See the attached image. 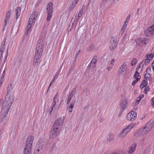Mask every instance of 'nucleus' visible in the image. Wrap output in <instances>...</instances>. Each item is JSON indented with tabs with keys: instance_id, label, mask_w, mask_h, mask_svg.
<instances>
[{
	"instance_id": "nucleus-19",
	"label": "nucleus",
	"mask_w": 154,
	"mask_h": 154,
	"mask_svg": "<svg viewBox=\"0 0 154 154\" xmlns=\"http://www.w3.org/2000/svg\"><path fill=\"white\" fill-rule=\"evenodd\" d=\"M37 16V13L36 12H34L30 15L29 20L35 23Z\"/></svg>"
},
{
	"instance_id": "nucleus-61",
	"label": "nucleus",
	"mask_w": 154,
	"mask_h": 154,
	"mask_svg": "<svg viewBox=\"0 0 154 154\" xmlns=\"http://www.w3.org/2000/svg\"><path fill=\"white\" fill-rule=\"evenodd\" d=\"M77 15V14H74V16H73V17L72 19V20H73L74 21H75V18L76 17Z\"/></svg>"
},
{
	"instance_id": "nucleus-45",
	"label": "nucleus",
	"mask_w": 154,
	"mask_h": 154,
	"mask_svg": "<svg viewBox=\"0 0 154 154\" xmlns=\"http://www.w3.org/2000/svg\"><path fill=\"white\" fill-rule=\"evenodd\" d=\"M139 80L138 79H136L135 80L133 81L132 83V85L133 86H134L136 84V83Z\"/></svg>"
},
{
	"instance_id": "nucleus-4",
	"label": "nucleus",
	"mask_w": 154,
	"mask_h": 154,
	"mask_svg": "<svg viewBox=\"0 0 154 154\" xmlns=\"http://www.w3.org/2000/svg\"><path fill=\"white\" fill-rule=\"evenodd\" d=\"M53 5L51 3H49L47 6V12L48 14L47 21L48 22L52 17L53 11Z\"/></svg>"
},
{
	"instance_id": "nucleus-28",
	"label": "nucleus",
	"mask_w": 154,
	"mask_h": 154,
	"mask_svg": "<svg viewBox=\"0 0 154 154\" xmlns=\"http://www.w3.org/2000/svg\"><path fill=\"white\" fill-rule=\"evenodd\" d=\"M134 77L136 79H138L139 80L140 78V76L139 75V73L138 71H136L135 72Z\"/></svg>"
},
{
	"instance_id": "nucleus-10",
	"label": "nucleus",
	"mask_w": 154,
	"mask_h": 154,
	"mask_svg": "<svg viewBox=\"0 0 154 154\" xmlns=\"http://www.w3.org/2000/svg\"><path fill=\"white\" fill-rule=\"evenodd\" d=\"M137 117V113L132 111L127 114L126 119L128 121H133L135 120Z\"/></svg>"
},
{
	"instance_id": "nucleus-7",
	"label": "nucleus",
	"mask_w": 154,
	"mask_h": 154,
	"mask_svg": "<svg viewBox=\"0 0 154 154\" xmlns=\"http://www.w3.org/2000/svg\"><path fill=\"white\" fill-rule=\"evenodd\" d=\"M61 130V129L59 128L53 126L49 135L50 138L51 139L55 138L57 136Z\"/></svg>"
},
{
	"instance_id": "nucleus-30",
	"label": "nucleus",
	"mask_w": 154,
	"mask_h": 154,
	"mask_svg": "<svg viewBox=\"0 0 154 154\" xmlns=\"http://www.w3.org/2000/svg\"><path fill=\"white\" fill-rule=\"evenodd\" d=\"M35 23L33 22L32 21H30L29 20L28 21V24L27 26V31H28L29 29L30 28L32 25L33 23Z\"/></svg>"
},
{
	"instance_id": "nucleus-36",
	"label": "nucleus",
	"mask_w": 154,
	"mask_h": 154,
	"mask_svg": "<svg viewBox=\"0 0 154 154\" xmlns=\"http://www.w3.org/2000/svg\"><path fill=\"white\" fill-rule=\"evenodd\" d=\"M95 48V45H94L92 44L90 45L88 50L90 51H92Z\"/></svg>"
},
{
	"instance_id": "nucleus-23",
	"label": "nucleus",
	"mask_w": 154,
	"mask_h": 154,
	"mask_svg": "<svg viewBox=\"0 0 154 154\" xmlns=\"http://www.w3.org/2000/svg\"><path fill=\"white\" fill-rule=\"evenodd\" d=\"M107 140L108 142H110L113 140L114 139L113 134L112 133H109L106 136Z\"/></svg>"
},
{
	"instance_id": "nucleus-51",
	"label": "nucleus",
	"mask_w": 154,
	"mask_h": 154,
	"mask_svg": "<svg viewBox=\"0 0 154 154\" xmlns=\"http://www.w3.org/2000/svg\"><path fill=\"white\" fill-rule=\"evenodd\" d=\"M115 62V59H112L110 62V64L112 65H113L114 64Z\"/></svg>"
},
{
	"instance_id": "nucleus-44",
	"label": "nucleus",
	"mask_w": 154,
	"mask_h": 154,
	"mask_svg": "<svg viewBox=\"0 0 154 154\" xmlns=\"http://www.w3.org/2000/svg\"><path fill=\"white\" fill-rule=\"evenodd\" d=\"M31 150L24 149V154H30Z\"/></svg>"
},
{
	"instance_id": "nucleus-18",
	"label": "nucleus",
	"mask_w": 154,
	"mask_h": 154,
	"mask_svg": "<svg viewBox=\"0 0 154 154\" xmlns=\"http://www.w3.org/2000/svg\"><path fill=\"white\" fill-rule=\"evenodd\" d=\"M128 132H129L127 131V129L124 128L120 131L118 135V136L120 138H123L126 136Z\"/></svg>"
},
{
	"instance_id": "nucleus-26",
	"label": "nucleus",
	"mask_w": 154,
	"mask_h": 154,
	"mask_svg": "<svg viewBox=\"0 0 154 154\" xmlns=\"http://www.w3.org/2000/svg\"><path fill=\"white\" fill-rule=\"evenodd\" d=\"M135 125L134 124L131 123L128 125L126 126L125 128L127 129V131H128L129 132L134 127Z\"/></svg>"
},
{
	"instance_id": "nucleus-55",
	"label": "nucleus",
	"mask_w": 154,
	"mask_h": 154,
	"mask_svg": "<svg viewBox=\"0 0 154 154\" xmlns=\"http://www.w3.org/2000/svg\"><path fill=\"white\" fill-rule=\"evenodd\" d=\"M55 147V144H53V145L51 146V151H52L53 149Z\"/></svg>"
},
{
	"instance_id": "nucleus-43",
	"label": "nucleus",
	"mask_w": 154,
	"mask_h": 154,
	"mask_svg": "<svg viewBox=\"0 0 154 154\" xmlns=\"http://www.w3.org/2000/svg\"><path fill=\"white\" fill-rule=\"evenodd\" d=\"M83 10H84V9L83 8V7H82V8H81V9L79 12V14H78V17H80L82 16V15L83 13Z\"/></svg>"
},
{
	"instance_id": "nucleus-9",
	"label": "nucleus",
	"mask_w": 154,
	"mask_h": 154,
	"mask_svg": "<svg viewBox=\"0 0 154 154\" xmlns=\"http://www.w3.org/2000/svg\"><path fill=\"white\" fill-rule=\"evenodd\" d=\"M145 35L147 37L154 35V24L151 26L146 29L144 31Z\"/></svg>"
},
{
	"instance_id": "nucleus-21",
	"label": "nucleus",
	"mask_w": 154,
	"mask_h": 154,
	"mask_svg": "<svg viewBox=\"0 0 154 154\" xmlns=\"http://www.w3.org/2000/svg\"><path fill=\"white\" fill-rule=\"evenodd\" d=\"M76 102L75 100H73L70 103V106L68 107L67 109L69 112H71L74 107V104Z\"/></svg>"
},
{
	"instance_id": "nucleus-64",
	"label": "nucleus",
	"mask_w": 154,
	"mask_h": 154,
	"mask_svg": "<svg viewBox=\"0 0 154 154\" xmlns=\"http://www.w3.org/2000/svg\"><path fill=\"white\" fill-rule=\"evenodd\" d=\"M112 66H109L107 68V69L109 71V70L111 69H112Z\"/></svg>"
},
{
	"instance_id": "nucleus-25",
	"label": "nucleus",
	"mask_w": 154,
	"mask_h": 154,
	"mask_svg": "<svg viewBox=\"0 0 154 154\" xmlns=\"http://www.w3.org/2000/svg\"><path fill=\"white\" fill-rule=\"evenodd\" d=\"M130 16H129V15H128V16L127 18L126 19L125 21V23H125L126 24V23H128V20H129V19L130 18ZM127 25V24H126L125 25L124 24V25L122 27V30H121L122 32H124V31L125 30L126 28Z\"/></svg>"
},
{
	"instance_id": "nucleus-29",
	"label": "nucleus",
	"mask_w": 154,
	"mask_h": 154,
	"mask_svg": "<svg viewBox=\"0 0 154 154\" xmlns=\"http://www.w3.org/2000/svg\"><path fill=\"white\" fill-rule=\"evenodd\" d=\"M96 66V65L93 64V63L91 62L90 63L88 66V68L90 69L91 70H92L94 69V68Z\"/></svg>"
},
{
	"instance_id": "nucleus-6",
	"label": "nucleus",
	"mask_w": 154,
	"mask_h": 154,
	"mask_svg": "<svg viewBox=\"0 0 154 154\" xmlns=\"http://www.w3.org/2000/svg\"><path fill=\"white\" fill-rule=\"evenodd\" d=\"M61 130V129L59 128L53 126L49 135L50 138L51 139L55 138L57 136Z\"/></svg>"
},
{
	"instance_id": "nucleus-31",
	"label": "nucleus",
	"mask_w": 154,
	"mask_h": 154,
	"mask_svg": "<svg viewBox=\"0 0 154 154\" xmlns=\"http://www.w3.org/2000/svg\"><path fill=\"white\" fill-rule=\"evenodd\" d=\"M97 57L96 56H94L93 59L91 61V62L93 64L96 65L97 62Z\"/></svg>"
},
{
	"instance_id": "nucleus-11",
	"label": "nucleus",
	"mask_w": 154,
	"mask_h": 154,
	"mask_svg": "<svg viewBox=\"0 0 154 154\" xmlns=\"http://www.w3.org/2000/svg\"><path fill=\"white\" fill-rule=\"evenodd\" d=\"M145 135V134L142 131V130L140 128L135 133L134 136L136 137L139 138L141 141H143L146 138V137L144 136Z\"/></svg>"
},
{
	"instance_id": "nucleus-15",
	"label": "nucleus",
	"mask_w": 154,
	"mask_h": 154,
	"mask_svg": "<svg viewBox=\"0 0 154 154\" xmlns=\"http://www.w3.org/2000/svg\"><path fill=\"white\" fill-rule=\"evenodd\" d=\"M127 67L125 63H123L119 68L118 70L119 74L121 75H124L126 73Z\"/></svg>"
},
{
	"instance_id": "nucleus-39",
	"label": "nucleus",
	"mask_w": 154,
	"mask_h": 154,
	"mask_svg": "<svg viewBox=\"0 0 154 154\" xmlns=\"http://www.w3.org/2000/svg\"><path fill=\"white\" fill-rule=\"evenodd\" d=\"M144 78L146 80H149L150 78V75L149 73H146L144 76Z\"/></svg>"
},
{
	"instance_id": "nucleus-60",
	"label": "nucleus",
	"mask_w": 154,
	"mask_h": 154,
	"mask_svg": "<svg viewBox=\"0 0 154 154\" xmlns=\"http://www.w3.org/2000/svg\"><path fill=\"white\" fill-rule=\"evenodd\" d=\"M152 102L151 104L154 107V97L152 99Z\"/></svg>"
},
{
	"instance_id": "nucleus-2",
	"label": "nucleus",
	"mask_w": 154,
	"mask_h": 154,
	"mask_svg": "<svg viewBox=\"0 0 154 154\" xmlns=\"http://www.w3.org/2000/svg\"><path fill=\"white\" fill-rule=\"evenodd\" d=\"M7 106V104H5V100H0V109H1L0 116L2 120L5 118L8 112L6 113Z\"/></svg>"
},
{
	"instance_id": "nucleus-50",
	"label": "nucleus",
	"mask_w": 154,
	"mask_h": 154,
	"mask_svg": "<svg viewBox=\"0 0 154 154\" xmlns=\"http://www.w3.org/2000/svg\"><path fill=\"white\" fill-rule=\"evenodd\" d=\"M43 146H41V147H38L37 149L36 150L38 153H39L40 151L42 149Z\"/></svg>"
},
{
	"instance_id": "nucleus-20",
	"label": "nucleus",
	"mask_w": 154,
	"mask_h": 154,
	"mask_svg": "<svg viewBox=\"0 0 154 154\" xmlns=\"http://www.w3.org/2000/svg\"><path fill=\"white\" fill-rule=\"evenodd\" d=\"M137 146V144L135 143H133L130 147L129 150L128 152L129 154H132L136 150V148Z\"/></svg>"
},
{
	"instance_id": "nucleus-16",
	"label": "nucleus",
	"mask_w": 154,
	"mask_h": 154,
	"mask_svg": "<svg viewBox=\"0 0 154 154\" xmlns=\"http://www.w3.org/2000/svg\"><path fill=\"white\" fill-rule=\"evenodd\" d=\"M6 66L4 65L2 66L0 69V79L3 80L5 75V71L6 70Z\"/></svg>"
},
{
	"instance_id": "nucleus-33",
	"label": "nucleus",
	"mask_w": 154,
	"mask_h": 154,
	"mask_svg": "<svg viewBox=\"0 0 154 154\" xmlns=\"http://www.w3.org/2000/svg\"><path fill=\"white\" fill-rule=\"evenodd\" d=\"M73 95L72 94H70L68 97L67 100L66 102V104H68L70 102L72 98L73 97Z\"/></svg>"
},
{
	"instance_id": "nucleus-1",
	"label": "nucleus",
	"mask_w": 154,
	"mask_h": 154,
	"mask_svg": "<svg viewBox=\"0 0 154 154\" xmlns=\"http://www.w3.org/2000/svg\"><path fill=\"white\" fill-rule=\"evenodd\" d=\"M14 94H7L5 99V104H7L6 113L8 112L14 101Z\"/></svg>"
},
{
	"instance_id": "nucleus-32",
	"label": "nucleus",
	"mask_w": 154,
	"mask_h": 154,
	"mask_svg": "<svg viewBox=\"0 0 154 154\" xmlns=\"http://www.w3.org/2000/svg\"><path fill=\"white\" fill-rule=\"evenodd\" d=\"M59 95L58 94V93H57L56 95H55L53 100L55 101H56L57 103H58L59 102Z\"/></svg>"
},
{
	"instance_id": "nucleus-58",
	"label": "nucleus",
	"mask_w": 154,
	"mask_h": 154,
	"mask_svg": "<svg viewBox=\"0 0 154 154\" xmlns=\"http://www.w3.org/2000/svg\"><path fill=\"white\" fill-rule=\"evenodd\" d=\"M4 45H1L0 50L4 51Z\"/></svg>"
},
{
	"instance_id": "nucleus-52",
	"label": "nucleus",
	"mask_w": 154,
	"mask_h": 154,
	"mask_svg": "<svg viewBox=\"0 0 154 154\" xmlns=\"http://www.w3.org/2000/svg\"><path fill=\"white\" fill-rule=\"evenodd\" d=\"M75 91H76V88H74L73 89L72 91L71 92L70 94H72L73 95V93H75Z\"/></svg>"
},
{
	"instance_id": "nucleus-47",
	"label": "nucleus",
	"mask_w": 154,
	"mask_h": 154,
	"mask_svg": "<svg viewBox=\"0 0 154 154\" xmlns=\"http://www.w3.org/2000/svg\"><path fill=\"white\" fill-rule=\"evenodd\" d=\"M151 70V69L150 66H148L146 69V72L147 73H149L150 72Z\"/></svg>"
},
{
	"instance_id": "nucleus-3",
	"label": "nucleus",
	"mask_w": 154,
	"mask_h": 154,
	"mask_svg": "<svg viewBox=\"0 0 154 154\" xmlns=\"http://www.w3.org/2000/svg\"><path fill=\"white\" fill-rule=\"evenodd\" d=\"M42 40V39L39 40L36 45L35 56H42L43 51V44Z\"/></svg>"
},
{
	"instance_id": "nucleus-48",
	"label": "nucleus",
	"mask_w": 154,
	"mask_h": 154,
	"mask_svg": "<svg viewBox=\"0 0 154 154\" xmlns=\"http://www.w3.org/2000/svg\"><path fill=\"white\" fill-rule=\"evenodd\" d=\"M59 72H57L54 78V80H55L56 79H57L58 77V75L59 74Z\"/></svg>"
},
{
	"instance_id": "nucleus-54",
	"label": "nucleus",
	"mask_w": 154,
	"mask_h": 154,
	"mask_svg": "<svg viewBox=\"0 0 154 154\" xmlns=\"http://www.w3.org/2000/svg\"><path fill=\"white\" fill-rule=\"evenodd\" d=\"M140 41H141V39H139L137 40L136 41V44H137L139 45L140 44Z\"/></svg>"
},
{
	"instance_id": "nucleus-22",
	"label": "nucleus",
	"mask_w": 154,
	"mask_h": 154,
	"mask_svg": "<svg viewBox=\"0 0 154 154\" xmlns=\"http://www.w3.org/2000/svg\"><path fill=\"white\" fill-rule=\"evenodd\" d=\"M144 97V95L141 94L138 97L137 99L136 100V101L135 103H132V105L133 106H134L136 105H137L139 103L140 100L141 99L143 98Z\"/></svg>"
},
{
	"instance_id": "nucleus-38",
	"label": "nucleus",
	"mask_w": 154,
	"mask_h": 154,
	"mask_svg": "<svg viewBox=\"0 0 154 154\" xmlns=\"http://www.w3.org/2000/svg\"><path fill=\"white\" fill-rule=\"evenodd\" d=\"M19 26V25H18L16 27L14 26L13 27L12 30L15 31L16 33H17L18 31Z\"/></svg>"
},
{
	"instance_id": "nucleus-5",
	"label": "nucleus",
	"mask_w": 154,
	"mask_h": 154,
	"mask_svg": "<svg viewBox=\"0 0 154 154\" xmlns=\"http://www.w3.org/2000/svg\"><path fill=\"white\" fill-rule=\"evenodd\" d=\"M33 139V137L31 136H29L27 137L26 142V146L24 149L32 151Z\"/></svg>"
},
{
	"instance_id": "nucleus-53",
	"label": "nucleus",
	"mask_w": 154,
	"mask_h": 154,
	"mask_svg": "<svg viewBox=\"0 0 154 154\" xmlns=\"http://www.w3.org/2000/svg\"><path fill=\"white\" fill-rule=\"evenodd\" d=\"M149 89V88L148 87L146 86L144 90L145 93H146L148 91Z\"/></svg>"
},
{
	"instance_id": "nucleus-37",
	"label": "nucleus",
	"mask_w": 154,
	"mask_h": 154,
	"mask_svg": "<svg viewBox=\"0 0 154 154\" xmlns=\"http://www.w3.org/2000/svg\"><path fill=\"white\" fill-rule=\"evenodd\" d=\"M150 59H145V60H143L142 61H143V63H144L145 65H147L149 63L150 61Z\"/></svg>"
},
{
	"instance_id": "nucleus-59",
	"label": "nucleus",
	"mask_w": 154,
	"mask_h": 154,
	"mask_svg": "<svg viewBox=\"0 0 154 154\" xmlns=\"http://www.w3.org/2000/svg\"><path fill=\"white\" fill-rule=\"evenodd\" d=\"M4 51L0 50V60L1 59L2 53Z\"/></svg>"
},
{
	"instance_id": "nucleus-57",
	"label": "nucleus",
	"mask_w": 154,
	"mask_h": 154,
	"mask_svg": "<svg viewBox=\"0 0 154 154\" xmlns=\"http://www.w3.org/2000/svg\"><path fill=\"white\" fill-rule=\"evenodd\" d=\"M4 80L0 79V88H1L2 86V83L3 82Z\"/></svg>"
},
{
	"instance_id": "nucleus-14",
	"label": "nucleus",
	"mask_w": 154,
	"mask_h": 154,
	"mask_svg": "<svg viewBox=\"0 0 154 154\" xmlns=\"http://www.w3.org/2000/svg\"><path fill=\"white\" fill-rule=\"evenodd\" d=\"M128 101L126 97H123L120 103V106L123 111L127 106Z\"/></svg>"
},
{
	"instance_id": "nucleus-62",
	"label": "nucleus",
	"mask_w": 154,
	"mask_h": 154,
	"mask_svg": "<svg viewBox=\"0 0 154 154\" xmlns=\"http://www.w3.org/2000/svg\"><path fill=\"white\" fill-rule=\"evenodd\" d=\"M81 52V50H79L78 51V52H77V54L76 55L75 58H76V57H77V56H78V55H79V54Z\"/></svg>"
},
{
	"instance_id": "nucleus-8",
	"label": "nucleus",
	"mask_w": 154,
	"mask_h": 154,
	"mask_svg": "<svg viewBox=\"0 0 154 154\" xmlns=\"http://www.w3.org/2000/svg\"><path fill=\"white\" fill-rule=\"evenodd\" d=\"M64 119L63 118H60L55 120L53 126L56 128H59L62 129V126L63 123Z\"/></svg>"
},
{
	"instance_id": "nucleus-35",
	"label": "nucleus",
	"mask_w": 154,
	"mask_h": 154,
	"mask_svg": "<svg viewBox=\"0 0 154 154\" xmlns=\"http://www.w3.org/2000/svg\"><path fill=\"white\" fill-rule=\"evenodd\" d=\"M153 57V55L152 54H147L146 55V59H151V60Z\"/></svg>"
},
{
	"instance_id": "nucleus-34",
	"label": "nucleus",
	"mask_w": 154,
	"mask_h": 154,
	"mask_svg": "<svg viewBox=\"0 0 154 154\" xmlns=\"http://www.w3.org/2000/svg\"><path fill=\"white\" fill-rule=\"evenodd\" d=\"M76 4H75V2H74V0L72 1V4L70 5L69 9L70 10L73 9L75 8Z\"/></svg>"
},
{
	"instance_id": "nucleus-24",
	"label": "nucleus",
	"mask_w": 154,
	"mask_h": 154,
	"mask_svg": "<svg viewBox=\"0 0 154 154\" xmlns=\"http://www.w3.org/2000/svg\"><path fill=\"white\" fill-rule=\"evenodd\" d=\"M12 90L13 87L12 84H9L7 88V94H13L12 93Z\"/></svg>"
},
{
	"instance_id": "nucleus-46",
	"label": "nucleus",
	"mask_w": 154,
	"mask_h": 154,
	"mask_svg": "<svg viewBox=\"0 0 154 154\" xmlns=\"http://www.w3.org/2000/svg\"><path fill=\"white\" fill-rule=\"evenodd\" d=\"M147 83V82L145 80H143L141 83V84L143 85H144L145 86L146 85Z\"/></svg>"
},
{
	"instance_id": "nucleus-27",
	"label": "nucleus",
	"mask_w": 154,
	"mask_h": 154,
	"mask_svg": "<svg viewBox=\"0 0 154 154\" xmlns=\"http://www.w3.org/2000/svg\"><path fill=\"white\" fill-rule=\"evenodd\" d=\"M16 20L18 19V18L20 14V9L19 8H16Z\"/></svg>"
},
{
	"instance_id": "nucleus-63",
	"label": "nucleus",
	"mask_w": 154,
	"mask_h": 154,
	"mask_svg": "<svg viewBox=\"0 0 154 154\" xmlns=\"http://www.w3.org/2000/svg\"><path fill=\"white\" fill-rule=\"evenodd\" d=\"M5 42H6V40L5 39H4L3 40V42H2L1 45H4L5 44Z\"/></svg>"
},
{
	"instance_id": "nucleus-17",
	"label": "nucleus",
	"mask_w": 154,
	"mask_h": 154,
	"mask_svg": "<svg viewBox=\"0 0 154 154\" xmlns=\"http://www.w3.org/2000/svg\"><path fill=\"white\" fill-rule=\"evenodd\" d=\"M41 56H35L34 57L33 65L36 66L39 65L41 62Z\"/></svg>"
},
{
	"instance_id": "nucleus-40",
	"label": "nucleus",
	"mask_w": 154,
	"mask_h": 154,
	"mask_svg": "<svg viewBox=\"0 0 154 154\" xmlns=\"http://www.w3.org/2000/svg\"><path fill=\"white\" fill-rule=\"evenodd\" d=\"M11 11H8V13L6 14V16L5 18L6 19H9L10 17V13H11Z\"/></svg>"
},
{
	"instance_id": "nucleus-42",
	"label": "nucleus",
	"mask_w": 154,
	"mask_h": 154,
	"mask_svg": "<svg viewBox=\"0 0 154 154\" xmlns=\"http://www.w3.org/2000/svg\"><path fill=\"white\" fill-rule=\"evenodd\" d=\"M137 62V60L136 58H134L131 62V64L132 66H133L136 64Z\"/></svg>"
},
{
	"instance_id": "nucleus-12",
	"label": "nucleus",
	"mask_w": 154,
	"mask_h": 154,
	"mask_svg": "<svg viewBox=\"0 0 154 154\" xmlns=\"http://www.w3.org/2000/svg\"><path fill=\"white\" fill-rule=\"evenodd\" d=\"M152 128V125L149 123L147 124L146 126L143 128H141V129L142 131L146 135L149 132Z\"/></svg>"
},
{
	"instance_id": "nucleus-56",
	"label": "nucleus",
	"mask_w": 154,
	"mask_h": 154,
	"mask_svg": "<svg viewBox=\"0 0 154 154\" xmlns=\"http://www.w3.org/2000/svg\"><path fill=\"white\" fill-rule=\"evenodd\" d=\"M8 50H7V54H6V55L5 57V59H4V63L6 61L7 59V56H8Z\"/></svg>"
},
{
	"instance_id": "nucleus-49",
	"label": "nucleus",
	"mask_w": 154,
	"mask_h": 154,
	"mask_svg": "<svg viewBox=\"0 0 154 154\" xmlns=\"http://www.w3.org/2000/svg\"><path fill=\"white\" fill-rule=\"evenodd\" d=\"M143 63V61H141L140 63L139 64V65L137 67L136 69V71H138L139 70V69L140 68L141 66L140 65Z\"/></svg>"
},
{
	"instance_id": "nucleus-41",
	"label": "nucleus",
	"mask_w": 154,
	"mask_h": 154,
	"mask_svg": "<svg viewBox=\"0 0 154 154\" xmlns=\"http://www.w3.org/2000/svg\"><path fill=\"white\" fill-rule=\"evenodd\" d=\"M52 107L50 109H51V110L50 111V114L51 115H52V114H53V113H52V111L53 110V108H54L55 106V105H56V104H54V103H52Z\"/></svg>"
},
{
	"instance_id": "nucleus-13",
	"label": "nucleus",
	"mask_w": 154,
	"mask_h": 154,
	"mask_svg": "<svg viewBox=\"0 0 154 154\" xmlns=\"http://www.w3.org/2000/svg\"><path fill=\"white\" fill-rule=\"evenodd\" d=\"M116 38L114 37H112L111 40V45L110 49L111 51H113L116 47L117 45V42L116 40Z\"/></svg>"
}]
</instances>
